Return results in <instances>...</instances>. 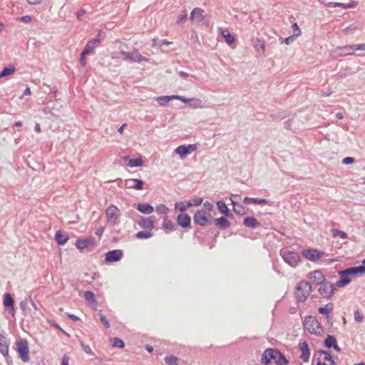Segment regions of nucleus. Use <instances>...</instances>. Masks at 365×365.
<instances>
[{
  "label": "nucleus",
  "mask_w": 365,
  "mask_h": 365,
  "mask_svg": "<svg viewBox=\"0 0 365 365\" xmlns=\"http://www.w3.org/2000/svg\"><path fill=\"white\" fill-rule=\"evenodd\" d=\"M303 326L304 329L312 334L321 336L324 333L323 328L315 317L311 315L306 317L303 322Z\"/></svg>",
  "instance_id": "1"
},
{
  "label": "nucleus",
  "mask_w": 365,
  "mask_h": 365,
  "mask_svg": "<svg viewBox=\"0 0 365 365\" xmlns=\"http://www.w3.org/2000/svg\"><path fill=\"white\" fill-rule=\"evenodd\" d=\"M312 291V286L307 281H301L297 283L295 291V298L298 302H304Z\"/></svg>",
  "instance_id": "2"
},
{
  "label": "nucleus",
  "mask_w": 365,
  "mask_h": 365,
  "mask_svg": "<svg viewBox=\"0 0 365 365\" xmlns=\"http://www.w3.org/2000/svg\"><path fill=\"white\" fill-rule=\"evenodd\" d=\"M16 351L19 354V357L24 362H28L30 360L29 343L26 339L20 338L16 340Z\"/></svg>",
  "instance_id": "3"
},
{
  "label": "nucleus",
  "mask_w": 365,
  "mask_h": 365,
  "mask_svg": "<svg viewBox=\"0 0 365 365\" xmlns=\"http://www.w3.org/2000/svg\"><path fill=\"white\" fill-rule=\"evenodd\" d=\"M279 255L284 262L292 267H297L300 262L301 259L298 252L281 250Z\"/></svg>",
  "instance_id": "4"
},
{
  "label": "nucleus",
  "mask_w": 365,
  "mask_h": 365,
  "mask_svg": "<svg viewBox=\"0 0 365 365\" xmlns=\"http://www.w3.org/2000/svg\"><path fill=\"white\" fill-rule=\"evenodd\" d=\"M194 223L202 227H205L212 223L211 217H208L205 210L201 209L195 212L193 216Z\"/></svg>",
  "instance_id": "5"
},
{
  "label": "nucleus",
  "mask_w": 365,
  "mask_h": 365,
  "mask_svg": "<svg viewBox=\"0 0 365 365\" xmlns=\"http://www.w3.org/2000/svg\"><path fill=\"white\" fill-rule=\"evenodd\" d=\"M107 222L110 225H114L118 223L120 217V210L114 205H110L106 210Z\"/></svg>",
  "instance_id": "6"
},
{
  "label": "nucleus",
  "mask_w": 365,
  "mask_h": 365,
  "mask_svg": "<svg viewBox=\"0 0 365 365\" xmlns=\"http://www.w3.org/2000/svg\"><path fill=\"white\" fill-rule=\"evenodd\" d=\"M338 274L339 279L336 282V287H344L351 282L353 275L349 268L340 270Z\"/></svg>",
  "instance_id": "7"
},
{
  "label": "nucleus",
  "mask_w": 365,
  "mask_h": 365,
  "mask_svg": "<svg viewBox=\"0 0 365 365\" xmlns=\"http://www.w3.org/2000/svg\"><path fill=\"white\" fill-rule=\"evenodd\" d=\"M197 148V144L181 145L175 149V153L179 155L181 159H185L187 155L195 151Z\"/></svg>",
  "instance_id": "8"
},
{
  "label": "nucleus",
  "mask_w": 365,
  "mask_h": 365,
  "mask_svg": "<svg viewBox=\"0 0 365 365\" xmlns=\"http://www.w3.org/2000/svg\"><path fill=\"white\" fill-rule=\"evenodd\" d=\"M318 292L324 298H330L334 292V285L331 282L324 281L319 284Z\"/></svg>",
  "instance_id": "9"
},
{
  "label": "nucleus",
  "mask_w": 365,
  "mask_h": 365,
  "mask_svg": "<svg viewBox=\"0 0 365 365\" xmlns=\"http://www.w3.org/2000/svg\"><path fill=\"white\" fill-rule=\"evenodd\" d=\"M324 252L317 249H306L302 251V256L311 262L317 261Z\"/></svg>",
  "instance_id": "10"
},
{
  "label": "nucleus",
  "mask_w": 365,
  "mask_h": 365,
  "mask_svg": "<svg viewBox=\"0 0 365 365\" xmlns=\"http://www.w3.org/2000/svg\"><path fill=\"white\" fill-rule=\"evenodd\" d=\"M3 304L5 310H7L9 313L13 317H15V309H14V299L12 295L7 292L4 295Z\"/></svg>",
  "instance_id": "11"
},
{
  "label": "nucleus",
  "mask_w": 365,
  "mask_h": 365,
  "mask_svg": "<svg viewBox=\"0 0 365 365\" xmlns=\"http://www.w3.org/2000/svg\"><path fill=\"white\" fill-rule=\"evenodd\" d=\"M277 349L268 348L266 349L262 356L261 362L264 364H269L272 360L275 361L277 354H278Z\"/></svg>",
  "instance_id": "12"
},
{
  "label": "nucleus",
  "mask_w": 365,
  "mask_h": 365,
  "mask_svg": "<svg viewBox=\"0 0 365 365\" xmlns=\"http://www.w3.org/2000/svg\"><path fill=\"white\" fill-rule=\"evenodd\" d=\"M123 257V251L121 250H113L109 251L105 255V261L107 263H113L119 262Z\"/></svg>",
  "instance_id": "13"
},
{
  "label": "nucleus",
  "mask_w": 365,
  "mask_h": 365,
  "mask_svg": "<svg viewBox=\"0 0 365 365\" xmlns=\"http://www.w3.org/2000/svg\"><path fill=\"white\" fill-rule=\"evenodd\" d=\"M155 220L156 218L153 215L149 217L141 216L138 224L143 229L152 230L154 227Z\"/></svg>",
  "instance_id": "14"
},
{
  "label": "nucleus",
  "mask_w": 365,
  "mask_h": 365,
  "mask_svg": "<svg viewBox=\"0 0 365 365\" xmlns=\"http://www.w3.org/2000/svg\"><path fill=\"white\" fill-rule=\"evenodd\" d=\"M9 343L7 340L4 333H0V353L6 358L8 361L9 356Z\"/></svg>",
  "instance_id": "15"
},
{
  "label": "nucleus",
  "mask_w": 365,
  "mask_h": 365,
  "mask_svg": "<svg viewBox=\"0 0 365 365\" xmlns=\"http://www.w3.org/2000/svg\"><path fill=\"white\" fill-rule=\"evenodd\" d=\"M309 279L312 280L313 284L319 285L325 281V276L319 269L311 272L308 274Z\"/></svg>",
  "instance_id": "16"
},
{
  "label": "nucleus",
  "mask_w": 365,
  "mask_h": 365,
  "mask_svg": "<svg viewBox=\"0 0 365 365\" xmlns=\"http://www.w3.org/2000/svg\"><path fill=\"white\" fill-rule=\"evenodd\" d=\"M125 185L127 188L140 190L143 189L144 182L140 179H127L125 180Z\"/></svg>",
  "instance_id": "17"
},
{
  "label": "nucleus",
  "mask_w": 365,
  "mask_h": 365,
  "mask_svg": "<svg viewBox=\"0 0 365 365\" xmlns=\"http://www.w3.org/2000/svg\"><path fill=\"white\" fill-rule=\"evenodd\" d=\"M299 349L301 351L299 358L304 361L307 362L310 357V351L309 345L306 341L300 342L299 344Z\"/></svg>",
  "instance_id": "18"
},
{
  "label": "nucleus",
  "mask_w": 365,
  "mask_h": 365,
  "mask_svg": "<svg viewBox=\"0 0 365 365\" xmlns=\"http://www.w3.org/2000/svg\"><path fill=\"white\" fill-rule=\"evenodd\" d=\"M178 225L182 228H188L190 227L191 218L188 214H179L176 217Z\"/></svg>",
  "instance_id": "19"
},
{
  "label": "nucleus",
  "mask_w": 365,
  "mask_h": 365,
  "mask_svg": "<svg viewBox=\"0 0 365 365\" xmlns=\"http://www.w3.org/2000/svg\"><path fill=\"white\" fill-rule=\"evenodd\" d=\"M101 40V31H99L96 38L87 42L83 51L86 53H91Z\"/></svg>",
  "instance_id": "20"
},
{
  "label": "nucleus",
  "mask_w": 365,
  "mask_h": 365,
  "mask_svg": "<svg viewBox=\"0 0 365 365\" xmlns=\"http://www.w3.org/2000/svg\"><path fill=\"white\" fill-rule=\"evenodd\" d=\"M94 238L93 237H87L83 239H78L76 241V246L78 250H83L84 248L88 247L93 245Z\"/></svg>",
  "instance_id": "21"
},
{
  "label": "nucleus",
  "mask_w": 365,
  "mask_h": 365,
  "mask_svg": "<svg viewBox=\"0 0 365 365\" xmlns=\"http://www.w3.org/2000/svg\"><path fill=\"white\" fill-rule=\"evenodd\" d=\"M269 202H270V200H269L267 199H264V198L245 197L243 199V203H245L246 205L253 203L255 205H267V204L269 205Z\"/></svg>",
  "instance_id": "22"
},
{
  "label": "nucleus",
  "mask_w": 365,
  "mask_h": 365,
  "mask_svg": "<svg viewBox=\"0 0 365 365\" xmlns=\"http://www.w3.org/2000/svg\"><path fill=\"white\" fill-rule=\"evenodd\" d=\"M317 354L324 355V359L329 362V365H336L335 360L334 359V356L331 354V352L324 351V350H318L314 355L313 361H314V359Z\"/></svg>",
  "instance_id": "23"
},
{
  "label": "nucleus",
  "mask_w": 365,
  "mask_h": 365,
  "mask_svg": "<svg viewBox=\"0 0 365 365\" xmlns=\"http://www.w3.org/2000/svg\"><path fill=\"white\" fill-rule=\"evenodd\" d=\"M204 11L200 8H195L190 13V19L197 23L202 21L205 19Z\"/></svg>",
  "instance_id": "24"
},
{
  "label": "nucleus",
  "mask_w": 365,
  "mask_h": 365,
  "mask_svg": "<svg viewBox=\"0 0 365 365\" xmlns=\"http://www.w3.org/2000/svg\"><path fill=\"white\" fill-rule=\"evenodd\" d=\"M243 223L245 227L252 229L257 228L260 226V222L252 216H247L244 218Z\"/></svg>",
  "instance_id": "25"
},
{
  "label": "nucleus",
  "mask_w": 365,
  "mask_h": 365,
  "mask_svg": "<svg viewBox=\"0 0 365 365\" xmlns=\"http://www.w3.org/2000/svg\"><path fill=\"white\" fill-rule=\"evenodd\" d=\"M238 197V195L237 194H232L231 195V203L233 206V210L235 213L238 214V215H243L245 214V207L240 204V203H237V202H235V200H232V197Z\"/></svg>",
  "instance_id": "26"
},
{
  "label": "nucleus",
  "mask_w": 365,
  "mask_h": 365,
  "mask_svg": "<svg viewBox=\"0 0 365 365\" xmlns=\"http://www.w3.org/2000/svg\"><path fill=\"white\" fill-rule=\"evenodd\" d=\"M130 61L133 62H148V59L143 56L137 49L130 53Z\"/></svg>",
  "instance_id": "27"
},
{
  "label": "nucleus",
  "mask_w": 365,
  "mask_h": 365,
  "mask_svg": "<svg viewBox=\"0 0 365 365\" xmlns=\"http://www.w3.org/2000/svg\"><path fill=\"white\" fill-rule=\"evenodd\" d=\"M55 240L59 245H63L68 241V235L61 230H58L55 234Z\"/></svg>",
  "instance_id": "28"
},
{
  "label": "nucleus",
  "mask_w": 365,
  "mask_h": 365,
  "mask_svg": "<svg viewBox=\"0 0 365 365\" xmlns=\"http://www.w3.org/2000/svg\"><path fill=\"white\" fill-rule=\"evenodd\" d=\"M137 210L144 214H150L153 212V207L148 203H139L136 207Z\"/></svg>",
  "instance_id": "29"
},
{
  "label": "nucleus",
  "mask_w": 365,
  "mask_h": 365,
  "mask_svg": "<svg viewBox=\"0 0 365 365\" xmlns=\"http://www.w3.org/2000/svg\"><path fill=\"white\" fill-rule=\"evenodd\" d=\"M215 220L216 222V225L220 229H226V228L230 227V221L224 216L217 217Z\"/></svg>",
  "instance_id": "30"
},
{
  "label": "nucleus",
  "mask_w": 365,
  "mask_h": 365,
  "mask_svg": "<svg viewBox=\"0 0 365 365\" xmlns=\"http://www.w3.org/2000/svg\"><path fill=\"white\" fill-rule=\"evenodd\" d=\"M217 207L218 210L225 216L230 217L232 215V213L223 200H218L217 202Z\"/></svg>",
  "instance_id": "31"
},
{
  "label": "nucleus",
  "mask_w": 365,
  "mask_h": 365,
  "mask_svg": "<svg viewBox=\"0 0 365 365\" xmlns=\"http://www.w3.org/2000/svg\"><path fill=\"white\" fill-rule=\"evenodd\" d=\"M84 299L94 308H96V307L97 306V301L93 292L89 290L86 291L84 293Z\"/></svg>",
  "instance_id": "32"
},
{
  "label": "nucleus",
  "mask_w": 365,
  "mask_h": 365,
  "mask_svg": "<svg viewBox=\"0 0 365 365\" xmlns=\"http://www.w3.org/2000/svg\"><path fill=\"white\" fill-rule=\"evenodd\" d=\"M125 160H129L128 166L130 168H138L143 165V161L141 158H138L135 159H130L129 156H125L124 158Z\"/></svg>",
  "instance_id": "33"
},
{
  "label": "nucleus",
  "mask_w": 365,
  "mask_h": 365,
  "mask_svg": "<svg viewBox=\"0 0 365 365\" xmlns=\"http://www.w3.org/2000/svg\"><path fill=\"white\" fill-rule=\"evenodd\" d=\"M353 277L361 275L363 274H365V264H363L360 266L357 267H349Z\"/></svg>",
  "instance_id": "34"
},
{
  "label": "nucleus",
  "mask_w": 365,
  "mask_h": 365,
  "mask_svg": "<svg viewBox=\"0 0 365 365\" xmlns=\"http://www.w3.org/2000/svg\"><path fill=\"white\" fill-rule=\"evenodd\" d=\"M275 364L276 365H287L289 364V361L279 350L275 359Z\"/></svg>",
  "instance_id": "35"
},
{
  "label": "nucleus",
  "mask_w": 365,
  "mask_h": 365,
  "mask_svg": "<svg viewBox=\"0 0 365 365\" xmlns=\"http://www.w3.org/2000/svg\"><path fill=\"white\" fill-rule=\"evenodd\" d=\"M15 66L14 64H9L8 66L4 67L3 70L1 71L0 78L12 74L15 71Z\"/></svg>",
  "instance_id": "36"
},
{
  "label": "nucleus",
  "mask_w": 365,
  "mask_h": 365,
  "mask_svg": "<svg viewBox=\"0 0 365 365\" xmlns=\"http://www.w3.org/2000/svg\"><path fill=\"white\" fill-rule=\"evenodd\" d=\"M333 309V304L327 303L325 307H320L318 309V312L322 314H325L326 316L331 314V312Z\"/></svg>",
  "instance_id": "37"
},
{
  "label": "nucleus",
  "mask_w": 365,
  "mask_h": 365,
  "mask_svg": "<svg viewBox=\"0 0 365 365\" xmlns=\"http://www.w3.org/2000/svg\"><path fill=\"white\" fill-rule=\"evenodd\" d=\"M336 338L332 335H327V338L324 341V345L325 347L330 349L332 348L336 344Z\"/></svg>",
  "instance_id": "38"
},
{
  "label": "nucleus",
  "mask_w": 365,
  "mask_h": 365,
  "mask_svg": "<svg viewBox=\"0 0 365 365\" xmlns=\"http://www.w3.org/2000/svg\"><path fill=\"white\" fill-rule=\"evenodd\" d=\"M327 6L328 7H340V8H342V9H350V8H352L354 6L353 5V3H350V4H343V3H339V2H329L327 4Z\"/></svg>",
  "instance_id": "39"
},
{
  "label": "nucleus",
  "mask_w": 365,
  "mask_h": 365,
  "mask_svg": "<svg viewBox=\"0 0 365 365\" xmlns=\"http://www.w3.org/2000/svg\"><path fill=\"white\" fill-rule=\"evenodd\" d=\"M222 30V35L225 39L226 43L228 45H231L235 42V37L227 31V30Z\"/></svg>",
  "instance_id": "40"
},
{
  "label": "nucleus",
  "mask_w": 365,
  "mask_h": 365,
  "mask_svg": "<svg viewBox=\"0 0 365 365\" xmlns=\"http://www.w3.org/2000/svg\"><path fill=\"white\" fill-rule=\"evenodd\" d=\"M163 227L169 230H173L175 227L173 222L167 215L163 217Z\"/></svg>",
  "instance_id": "41"
},
{
  "label": "nucleus",
  "mask_w": 365,
  "mask_h": 365,
  "mask_svg": "<svg viewBox=\"0 0 365 365\" xmlns=\"http://www.w3.org/2000/svg\"><path fill=\"white\" fill-rule=\"evenodd\" d=\"M191 207V204L188 203V201L185 202H179L175 204V208L176 210H179L181 212L185 211L188 207Z\"/></svg>",
  "instance_id": "42"
},
{
  "label": "nucleus",
  "mask_w": 365,
  "mask_h": 365,
  "mask_svg": "<svg viewBox=\"0 0 365 365\" xmlns=\"http://www.w3.org/2000/svg\"><path fill=\"white\" fill-rule=\"evenodd\" d=\"M153 235V233L150 231H139L135 234L138 239H148Z\"/></svg>",
  "instance_id": "43"
},
{
  "label": "nucleus",
  "mask_w": 365,
  "mask_h": 365,
  "mask_svg": "<svg viewBox=\"0 0 365 365\" xmlns=\"http://www.w3.org/2000/svg\"><path fill=\"white\" fill-rule=\"evenodd\" d=\"M165 361L168 365H178V359L173 355H170V356H165Z\"/></svg>",
  "instance_id": "44"
},
{
  "label": "nucleus",
  "mask_w": 365,
  "mask_h": 365,
  "mask_svg": "<svg viewBox=\"0 0 365 365\" xmlns=\"http://www.w3.org/2000/svg\"><path fill=\"white\" fill-rule=\"evenodd\" d=\"M111 346L113 347H118V348L122 349L125 346V343L120 338L115 337V338L113 339V342L111 344Z\"/></svg>",
  "instance_id": "45"
},
{
  "label": "nucleus",
  "mask_w": 365,
  "mask_h": 365,
  "mask_svg": "<svg viewBox=\"0 0 365 365\" xmlns=\"http://www.w3.org/2000/svg\"><path fill=\"white\" fill-rule=\"evenodd\" d=\"M156 101L160 106H165L170 101V98L168 96H158Z\"/></svg>",
  "instance_id": "46"
},
{
  "label": "nucleus",
  "mask_w": 365,
  "mask_h": 365,
  "mask_svg": "<svg viewBox=\"0 0 365 365\" xmlns=\"http://www.w3.org/2000/svg\"><path fill=\"white\" fill-rule=\"evenodd\" d=\"M252 43L254 47L257 49L261 48L263 50L264 48V42L263 40L259 38L253 39Z\"/></svg>",
  "instance_id": "47"
},
{
  "label": "nucleus",
  "mask_w": 365,
  "mask_h": 365,
  "mask_svg": "<svg viewBox=\"0 0 365 365\" xmlns=\"http://www.w3.org/2000/svg\"><path fill=\"white\" fill-rule=\"evenodd\" d=\"M155 210L160 214L167 215L169 212V208L163 204H160L155 207Z\"/></svg>",
  "instance_id": "48"
},
{
  "label": "nucleus",
  "mask_w": 365,
  "mask_h": 365,
  "mask_svg": "<svg viewBox=\"0 0 365 365\" xmlns=\"http://www.w3.org/2000/svg\"><path fill=\"white\" fill-rule=\"evenodd\" d=\"M331 232L334 237L340 236L341 239L347 238V234L344 231H341L337 229H332Z\"/></svg>",
  "instance_id": "49"
},
{
  "label": "nucleus",
  "mask_w": 365,
  "mask_h": 365,
  "mask_svg": "<svg viewBox=\"0 0 365 365\" xmlns=\"http://www.w3.org/2000/svg\"><path fill=\"white\" fill-rule=\"evenodd\" d=\"M98 316L101 322L104 325V327L106 329H108L110 327V323L107 318L101 313V312L98 313Z\"/></svg>",
  "instance_id": "50"
},
{
  "label": "nucleus",
  "mask_w": 365,
  "mask_h": 365,
  "mask_svg": "<svg viewBox=\"0 0 365 365\" xmlns=\"http://www.w3.org/2000/svg\"><path fill=\"white\" fill-rule=\"evenodd\" d=\"M292 27L293 29V36L296 38L302 34L301 30L297 22L292 24Z\"/></svg>",
  "instance_id": "51"
},
{
  "label": "nucleus",
  "mask_w": 365,
  "mask_h": 365,
  "mask_svg": "<svg viewBox=\"0 0 365 365\" xmlns=\"http://www.w3.org/2000/svg\"><path fill=\"white\" fill-rule=\"evenodd\" d=\"M79 343L81 344V348L86 354L89 355H94L93 352L92 351L91 347L88 345L85 344L83 341L81 340H79Z\"/></svg>",
  "instance_id": "52"
},
{
  "label": "nucleus",
  "mask_w": 365,
  "mask_h": 365,
  "mask_svg": "<svg viewBox=\"0 0 365 365\" xmlns=\"http://www.w3.org/2000/svg\"><path fill=\"white\" fill-rule=\"evenodd\" d=\"M202 199L201 197H195L190 200H188V203L191 204V206H199L202 204Z\"/></svg>",
  "instance_id": "53"
},
{
  "label": "nucleus",
  "mask_w": 365,
  "mask_h": 365,
  "mask_svg": "<svg viewBox=\"0 0 365 365\" xmlns=\"http://www.w3.org/2000/svg\"><path fill=\"white\" fill-rule=\"evenodd\" d=\"M87 54H89L88 53H86V51H83L81 53L80 57V63L81 65L84 68L86 66V56Z\"/></svg>",
  "instance_id": "54"
},
{
  "label": "nucleus",
  "mask_w": 365,
  "mask_h": 365,
  "mask_svg": "<svg viewBox=\"0 0 365 365\" xmlns=\"http://www.w3.org/2000/svg\"><path fill=\"white\" fill-rule=\"evenodd\" d=\"M354 46L355 45L346 46L341 48V50L344 52V54H351L355 50H352L351 48H350V47H354Z\"/></svg>",
  "instance_id": "55"
},
{
  "label": "nucleus",
  "mask_w": 365,
  "mask_h": 365,
  "mask_svg": "<svg viewBox=\"0 0 365 365\" xmlns=\"http://www.w3.org/2000/svg\"><path fill=\"white\" fill-rule=\"evenodd\" d=\"M355 161L354 158L351 157H346L342 160V163L344 165H350L354 163Z\"/></svg>",
  "instance_id": "56"
},
{
  "label": "nucleus",
  "mask_w": 365,
  "mask_h": 365,
  "mask_svg": "<svg viewBox=\"0 0 365 365\" xmlns=\"http://www.w3.org/2000/svg\"><path fill=\"white\" fill-rule=\"evenodd\" d=\"M190 101L193 102L192 106L194 108H200L201 107L202 101L197 98H190Z\"/></svg>",
  "instance_id": "57"
},
{
  "label": "nucleus",
  "mask_w": 365,
  "mask_h": 365,
  "mask_svg": "<svg viewBox=\"0 0 365 365\" xmlns=\"http://www.w3.org/2000/svg\"><path fill=\"white\" fill-rule=\"evenodd\" d=\"M354 319L357 322H362L363 321V316L361 314L359 310H356L354 312Z\"/></svg>",
  "instance_id": "58"
},
{
  "label": "nucleus",
  "mask_w": 365,
  "mask_h": 365,
  "mask_svg": "<svg viewBox=\"0 0 365 365\" xmlns=\"http://www.w3.org/2000/svg\"><path fill=\"white\" fill-rule=\"evenodd\" d=\"M296 37L293 35L289 36L284 39L282 40V43H284L286 44H289L291 42H292Z\"/></svg>",
  "instance_id": "59"
},
{
  "label": "nucleus",
  "mask_w": 365,
  "mask_h": 365,
  "mask_svg": "<svg viewBox=\"0 0 365 365\" xmlns=\"http://www.w3.org/2000/svg\"><path fill=\"white\" fill-rule=\"evenodd\" d=\"M352 50H359V51H365V43L364 44H356L354 47H350Z\"/></svg>",
  "instance_id": "60"
},
{
  "label": "nucleus",
  "mask_w": 365,
  "mask_h": 365,
  "mask_svg": "<svg viewBox=\"0 0 365 365\" xmlns=\"http://www.w3.org/2000/svg\"><path fill=\"white\" fill-rule=\"evenodd\" d=\"M20 21L24 23H29L31 21V16L29 15L23 16L20 18Z\"/></svg>",
  "instance_id": "61"
},
{
  "label": "nucleus",
  "mask_w": 365,
  "mask_h": 365,
  "mask_svg": "<svg viewBox=\"0 0 365 365\" xmlns=\"http://www.w3.org/2000/svg\"><path fill=\"white\" fill-rule=\"evenodd\" d=\"M120 54L122 56V58L125 61H130V53L125 52L124 51H120Z\"/></svg>",
  "instance_id": "62"
},
{
  "label": "nucleus",
  "mask_w": 365,
  "mask_h": 365,
  "mask_svg": "<svg viewBox=\"0 0 365 365\" xmlns=\"http://www.w3.org/2000/svg\"><path fill=\"white\" fill-rule=\"evenodd\" d=\"M86 14V10L81 9L76 12V17L78 20H81V16Z\"/></svg>",
  "instance_id": "63"
},
{
  "label": "nucleus",
  "mask_w": 365,
  "mask_h": 365,
  "mask_svg": "<svg viewBox=\"0 0 365 365\" xmlns=\"http://www.w3.org/2000/svg\"><path fill=\"white\" fill-rule=\"evenodd\" d=\"M69 361V357L67 355H63L61 361V365H68Z\"/></svg>",
  "instance_id": "64"
}]
</instances>
